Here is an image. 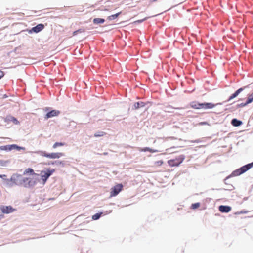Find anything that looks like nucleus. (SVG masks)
<instances>
[{
  "label": "nucleus",
  "instance_id": "nucleus-1",
  "mask_svg": "<svg viewBox=\"0 0 253 253\" xmlns=\"http://www.w3.org/2000/svg\"><path fill=\"white\" fill-rule=\"evenodd\" d=\"M24 175L29 176L28 177L24 178L25 183L24 187H31L35 185L38 182V177L39 174L35 173L34 170L31 168L26 169L24 172Z\"/></svg>",
  "mask_w": 253,
  "mask_h": 253
},
{
  "label": "nucleus",
  "instance_id": "nucleus-2",
  "mask_svg": "<svg viewBox=\"0 0 253 253\" xmlns=\"http://www.w3.org/2000/svg\"><path fill=\"white\" fill-rule=\"evenodd\" d=\"M253 167V162L245 165L241 168L235 170L233 172L232 175L235 176H239L247 171Z\"/></svg>",
  "mask_w": 253,
  "mask_h": 253
},
{
  "label": "nucleus",
  "instance_id": "nucleus-3",
  "mask_svg": "<svg viewBox=\"0 0 253 253\" xmlns=\"http://www.w3.org/2000/svg\"><path fill=\"white\" fill-rule=\"evenodd\" d=\"M40 154L42 157L50 159H58L64 155V154L61 152L47 153L45 151H40Z\"/></svg>",
  "mask_w": 253,
  "mask_h": 253
},
{
  "label": "nucleus",
  "instance_id": "nucleus-4",
  "mask_svg": "<svg viewBox=\"0 0 253 253\" xmlns=\"http://www.w3.org/2000/svg\"><path fill=\"white\" fill-rule=\"evenodd\" d=\"M10 181L13 184L24 187L25 183L24 182V178H23L21 175H13L11 177Z\"/></svg>",
  "mask_w": 253,
  "mask_h": 253
},
{
  "label": "nucleus",
  "instance_id": "nucleus-5",
  "mask_svg": "<svg viewBox=\"0 0 253 253\" xmlns=\"http://www.w3.org/2000/svg\"><path fill=\"white\" fill-rule=\"evenodd\" d=\"M123 189L122 184H117L111 188L110 197H113L117 196Z\"/></svg>",
  "mask_w": 253,
  "mask_h": 253
},
{
  "label": "nucleus",
  "instance_id": "nucleus-6",
  "mask_svg": "<svg viewBox=\"0 0 253 253\" xmlns=\"http://www.w3.org/2000/svg\"><path fill=\"white\" fill-rule=\"evenodd\" d=\"M184 157L180 156L174 159H171L168 161V163L170 167H176L179 166L184 160Z\"/></svg>",
  "mask_w": 253,
  "mask_h": 253
},
{
  "label": "nucleus",
  "instance_id": "nucleus-7",
  "mask_svg": "<svg viewBox=\"0 0 253 253\" xmlns=\"http://www.w3.org/2000/svg\"><path fill=\"white\" fill-rule=\"evenodd\" d=\"M55 171V169H48L46 171H42L41 172V178L42 181V183L44 184L49 178V177Z\"/></svg>",
  "mask_w": 253,
  "mask_h": 253
},
{
  "label": "nucleus",
  "instance_id": "nucleus-8",
  "mask_svg": "<svg viewBox=\"0 0 253 253\" xmlns=\"http://www.w3.org/2000/svg\"><path fill=\"white\" fill-rule=\"evenodd\" d=\"M0 209L4 214L10 213L16 211V209L11 206H0Z\"/></svg>",
  "mask_w": 253,
  "mask_h": 253
},
{
  "label": "nucleus",
  "instance_id": "nucleus-9",
  "mask_svg": "<svg viewBox=\"0 0 253 253\" xmlns=\"http://www.w3.org/2000/svg\"><path fill=\"white\" fill-rule=\"evenodd\" d=\"M60 114V111L58 110H52L48 112L45 116L44 118L47 119L49 118H51L54 116H57Z\"/></svg>",
  "mask_w": 253,
  "mask_h": 253
},
{
  "label": "nucleus",
  "instance_id": "nucleus-10",
  "mask_svg": "<svg viewBox=\"0 0 253 253\" xmlns=\"http://www.w3.org/2000/svg\"><path fill=\"white\" fill-rule=\"evenodd\" d=\"M18 146L15 144L2 146L0 147V149L5 151H10L12 149L18 148Z\"/></svg>",
  "mask_w": 253,
  "mask_h": 253
},
{
  "label": "nucleus",
  "instance_id": "nucleus-11",
  "mask_svg": "<svg viewBox=\"0 0 253 253\" xmlns=\"http://www.w3.org/2000/svg\"><path fill=\"white\" fill-rule=\"evenodd\" d=\"M44 28V26L43 24H39L37 26L33 27L31 31L35 33H38L43 30Z\"/></svg>",
  "mask_w": 253,
  "mask_h": 253
},
{
  "label": "nucleus",
  "instance_id": "nucleus-12",
  "mask_svg": "<svg viewBox=\"0 0 253 253\" xmlns=\"http://www.w3.org/2000/svg\"><path fill=\"white\" fill-rule=\"evenodd\" d=\"M215 105L212 103H202L201 109H210L214 108Z\"/></svg>",
  "mask_w": 253,
  "mask_h": 253
},
{
  "label": "nucleus",
  "instance_id": "nucleus-13",
  "mask_svg": "<svg viewBox=\"0 0 253 253\" xmlns=\"http://www.w3.org/2000/svg\"><path fill=\"white\" fill-rule=\"evenodd\" d=\"M219 210L222 212H229L231 210V208L228 206L221 205L219 207Z\"/></svg>",
  "mask_w": 253,
  "mask_h": 253
},
{
  "label": "nucleus",
  "instance_id": "nucleus-14",
  "mask_svg": "<svg viewBox=\"0 0 253 253\" xmlns=\"http://www.w3.org/2000/svg\"><path fill=\"white\" fill-rule=\"evenodd\" d=\"M245 88V87L240 88L238 89L237 91H236L233 94H232L229 97L228 101H230L234 98L236 97L240 93H241L244 89Z\"/></svg>",
  "mask_w": 253,
  "mask_h": 253
},
{
  "label": "nucleus",
  "instance_id": "nucleus-15",
  "mask_svg": "<svg viewBox=\"0 0 253 253\" xmlns=\"http://www.w3.org/2000/svg\"><path fill=\"white\" fill-rule=\"evenodd\" d=\"M190 107L195 109H201L202 103L193 101L190 103Z\"/></svg>",
  "mask_w": 253,
  "mask_h": 253
},
{
  "label": "nucleus",
  "instance_id": "nucleus-16",
  "mask_svg": "<svg viewBox=\"0 0 253 253\" xmlns=\"http://www.w3.org/2000/svg\"><path fill=\"white\" fill-rule=\"evenodd\" d=\"M145 106V103L143 102H136L134 104V109H137Z\"/></svg>",
  "mask_w": 253,
  "mask_h": 253
},
{
  "label": "nucleus",
  "instance_id": "nucleus-17",
  "mask_svg": "<svg viewBox=\"0 0 253 253\" xmlns=\"http://www.w3.org/2000/svg\"><path fill=\"white\" fill-rule=\"evenodd\" d=\"M231 123L234 126H238L242 124V122L236 119H233L231 121Z\"/></svg>",
  "mask_w": 253,
  "mask_h": 253
},
{
  "label": "nucleus",
  "instance_id": "nucleus-18",
  "mask_svg": "<svg viewBox=\"0 0 253 253\" xmlns=\"http://www.w3.org/2000/svg\"><path fill=\"white\" fill-rule=\"evenodd\" d=\"M121 14V12H119L115 14L111 15L110 16H109L107 17V19L109 20H112L115 19H116L120 14Z\"/></svg>",
  "mask_w": 253,
  "mask_h": 253
},
{
  "label": "nucleus",
  "instance_id": "nucleus-19",
  "mask_svg": "<svg viewBox=\"0 0 253 253\" xmlns=\"http://www.w3.org/2000/svg\"><path fill=\"white\" fill-rule=\"evenodd\" d=\"M105 21V20L103 18H94L93 20V22L94 24H101L103 23Z\"/></svg>",
  "mask_w": 253,
  "mask_h": 253
},
{
  "label": "nucleus",
  "instance_id": "nucleus-20",
  "mask_svg": "<svg viewBox=\"0 0 253 253\" xmlns=\"http://www.w3.org/2000/svg\"><path fill=\"white\" fill-rule=\"evenodd\" d=\"M141 151H143V152L148 151V152H151V153H154V152H158L157 150H153V149H151L150 148H149V147H145V148H144L143 149H141Z\"/></svg>",
  "mask_w": 253,
  "mask_h": 253
},
{
  "label": "nucleus",
  "instance_id": "nucleus-21",
  "mask_svg": "<svg viewBox=\"0 0 253 253\" xmlns=\"http://www.w3.org/2000/svg\"><path fill=\"white\" fill-rule=\"evenodd\" d=\"M64 145H65V143H62V142H56V143H55L53 144V148L56 149V148H57L58 147H61V146H63Z\"/></svg>",
  "mask_w": 253,
  "mask_h": 253
},
{
  "label": "nucleus",
  "instance_id": "nucleus-22",
  "mask_svg": "<svg viewBox=\"0 0 253 253\" xmlns=\"http://www.w3.org/2000/svg\"><path fill=\"white\" fill-rule=\"evenodd\" d=\"M247 100L249 104L253 102V92L248 94Z\"/></svg>",
  "mask_w": 253,
  "mask_h": 253
},
{
  "label": "nucleus",
  "instance_id": "nucleus-23",
  "mask_svg": "<svg viewBox=\"0 0 253 253\" xmlns=\"http://www.w3.org/2000/svg\"><path fill=\"white\" fill-rule=\"evenodd\" d=\"M102 214V212L96 213L92 216V219L94 220H97L100 217Z\"/></svg>",
  "mask_w": 253,
  "mask_h": 253
},
{
  "label": "nucleus",
  "instance_id": "nucleus-24",
  "mask_svg": "<svg viewBox=\"0 0 253 253\" xmlns=\"http://www.w3.org/2000/svg\"><path fill=\"white\" fill-rule=\"evenodd\" d=\"M106 134V133L103 131H100L96 132L94 134V137H102L103 136Z\"/></svg>",
  "mask_w": 253,
  "mask_h": 253
},
{
  "label": "nucleus",
  "instance_id": "nucleus-25",
  "mask_svg": "<svg viewBox=\"0 0 253 253\" xmlns=\"http://www.w3.org/2000/svg\"><path fill=\"white\" fill-rule=\"evenodd\" d=\"M164 163V162L163 160H159L157 161L154 162V166L155 167H160L162 166Z\"/></svg>",
  "mask_w": 253,
  "mask_h": 253
},
{
  "label": "nucleus",
  "instance_id": "nucleus-26",
  "mask_svg": "<svg viewBox=\"0 0 253 253\" xmlns=\"http://www.w3.org/2000/svg\"><path fill=\"white\" fill-rule=\"evenodd\" d=\"M200 206V203H194V204H192L191 206V208L192 209H197Z\"/></svg>",
  "mask_w": 253,
  "mask_h": 253
},
{
  "label": "nucleus",
  "instance_id": "nucleus-27",
  "mask_svg": "<svg viewBox=\"0 0 253 253\" xmlns=\"http://www.w3.org/2000/svg\"><path fill=\"white\" fill-rule=\"evenodd\" d=\"M85 31L84 29H78L75 31H74L73 33V36H75L76 35H77L78 33H83Z\"/></svg>",
  "mask_w": 253,
  "mask_h": 253
},
{
  "label": "nucleus",
  "instance_id": "nucleus-28",
  "mask_svg": "<svg viewBox=\"0 0 253 253\" xmlns=\"http://www.w3.org/2000/svg\"><path fill=\"white\" fill-rule=\"evenodd\" d=\"M249 103L248 102L247 100L246 101V102L245 103H242L238 105V106L239 107H245L246 106H247L248 104H249Z\"/></svg>",
  "mask_w": 253,
  "mask_h": 253
},
{
  "label": "nucleus",
  "instance_id": "nucleus-29",
  "mask_svg": "<svg viewBox=\"0 0 253 253\" xmlns=\"http://www.w3.org/2000/svg\"><path fill=\"white\" fill-rule=\"evenodd\" d=\"M4 72L0 70V79L4 76Z\"/></svg>",
  "mask_w": 253,
  "mask_h": 253
},
{
  "label": "nucleus",
  "instance_id": "nucleus-30",
  "mask_svg": "<svg viewBox=\"0 0 253 253\" xmlns=\"http://www.w3.org/2000/svg\"><path fill=\"white\" fill-rule=\"evenodd\" d=\"M11 119H12V120L15 122L16 124H17L18 123V121L17 120V119L16 118H15L14 117H11Z\"/></svg>",
  "mask_w": 253,
  "mask_h": 253
},
{
  "label": "nucleus",
  "instance_id": "nucleus-31",
  "mask_svg": "<svg viewBox=\"0 0 253 253\" xmlns=\"http://www.w3.org/2000/svg\"><path fill=\"white\" fill-rule=\"evenodd\" d=\"M200 124H202V125H205V124H207V122H202V123H201Z\"/></svg>",
  "mask_w": 253,
  "mask_h": 253
},
{
  "label": "nucleus",
  "instance_id": "nucleus-32",
  "mask_svg": "<svg viewBox=\"0 0 253 253\" xmlns=\"http://www.w3.org/2000/svg\"><path fill=\"white\" fill-rule=\"evenodd\" d=\"M5 176V175H0V178H2L3 177Z\"/></svg>",
  "mask_w": 253,
  "mask_h": 253
},
{
  "label": "nucleus",
  "instance_id": "nucleus-33",
  "mask_svg": "<svg viewBox=\"0 0 253 253\" xmlns=\"http://www.w3.org/2000/svg\"><path fill=\"white\" fill-rule=\"evenodd\" d=\"M199 141H200L199 140H195L194 142H197V143H198V142H199Z\"/></svg>",
  "mask_w": 253,
  "mask_h": 253
},
{
  "label": "nucleus",
  "instance_id": "nucleus-34",
  "mask_svg": "<svg viewBox=\"0 0 253 253\" xmlns=\"http://www.w3.org/2000/svg\"><path fill=\"white\" fill-rule=\"evenodd\" d=\"M170 138H171V139H175V138L174 137H170Z\"/></svg>",
  "mask_w": 253,
  "mask_h": 253
}]
</instances>
